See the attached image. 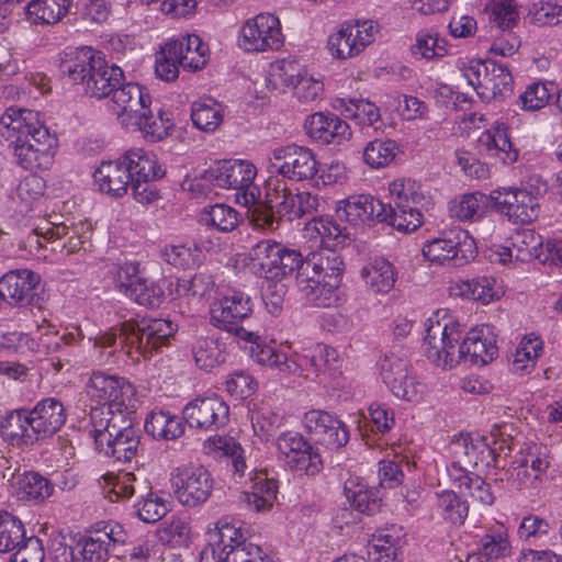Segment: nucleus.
Returning a JSON list of instances; mask_svg holds the SVG:
<instances>
[{
	"label": "nucleus",
	"mask_w": 562,
	"mask_h": 562,
	"mask_svg": "<svg viewBox=\"0 0 562 562\" xmlns=\"http://www.w3.org/2000/svg\"><path fill=\"white\" fill-rule=\"evenodd\" d=\"M426 326V355L437 367L453 368L461 360L483 366L493 361L498 353L492 330L486 325L471 329L459 348L457 345L464 328L447 311L436 312L427 319Z\"/></svg>",
	"instance_id": "nucleus-1"
},
{
	"label": "nucleus",
	"mask_w": 562,
	"mask_h": 562,
	"mask_svg": "<svg viewBox=\"0 0 562 562\" xmlns=\"http://www.w3.org/2000/svg\"><path fill=\"white\" fill-rule=\"evenodd\" d=\"M0 143L12 149L16 164L26 170H48L54 165L57 138L38 112L8 108L0 116Z\"/></svg>",
	"instance_id": "nucleus-2"
},
{
	"label": "nucleus",
	"mask_w": 562,
	"mask_h": 562,
	"mask_svg": "<svg viewBox=\"0 0 562 562\" xmlns=\"http://www.w3.org/2000/svg\"><path fill=\"white\" fill-rule=\"evenodd\" d=\"M173 331V324L166 319H130L99 334L93 338V344L102 351L109 349V356L123 350L130 356L135 351L138 356L148 358L167 344Z\"/></svg>",
	"instance_id": "nucleus-3"
},
{
	"label": "nucleus",
	"mask_w": 562,
	"mask_h": 562,
	"mask_svg": "<svg viewBox=\"0 0 562 562\" xmlns=\"http://www.w3.org/2000/svg\"><path fill=\"white\" fill-rule=\"evenodd\" d=\"M319 199L307 191L292 192L286 182L279 178H269L266 182V198L251 213V222L258 228L276 231L282 218H301L317 212Z\"/></svg>",
	"instance_id": "nucleus-4"
},
{
	"label": "nucleus",
	"mask_w": 562,
	"mask_h": 562,
	"mask_svg": "<svg viewBox=\"0 0 562 562\" xmlns=\"http://www.w3.org/2000/svg\"><path fill=\"white\" fill-rule=\"evenodd\" d=\"M133 414L134 411L112 413L108 407H94L90 412L97 449L119 463L131 462L137 456L140 440L133 426Z\"/></svg>",
	"instance_id": "nucleus-5"
},
{
	"label": "nucleus",
	"mask_w": 562,
	"mask_h": 562,
	"mask_svg": "<svg viewBox=\"0 0 562 562\" xmlns=\"http://www.w3.org/2000/svg\"><path fill=\"white\" fill-rule=\"evenodd\" d=\"M61 70L75 83L85 86L92 98H110L124 81V72L116 65H110L90 47H81L61 63Z\"/></svg>",
	"instance_id": "nucleus-6"
},
{
	"label": "nucleus",
	"mask_w": 562,
	"mask_h": 562,
	"mask_svg": "<svg viewBox=\"0 0 562 562\" xmlns=\"http://www.w3.org/2000/svg\"><path fill=\"white\" fill-rule=\"evenodd\" d=\"M257 176L255 165L248 160L216 161L205 171V179L214 186L236 191L238 204L254 209L260 203L259 188L254 183Z\"/></svg>",
	"instance_id": "nucleus-7"
},
{
	"label": "nucleus",
	"mask_w": 562,
	"mask_h": 562,
	"mask_svg": "<svg viewBox=\"0 0 562 562\" xmlns=\"http://www.w3.org/2000/svg\"><path fill=\"white\" fill-rule=\"evenodd\" d=\"M254 303L248 294L233 290L215 300L210 306V323L214 327L233 334L239 341H256L258 333L241 325L250 317Z\"/></svg>",
	"instance_id": "nucleus-8"
},
{
	"label": "nucleus",
	"mask_w": 562,
	"mask_h": 562,
	"mask_svg": "<svg viewBox=\"0 0 562 562\" xmlns=\"http://www.w3.org/2000/svg\"><path fill=\"white\" fill-rule=\"evenodd\" d=\"M87 396L99 407H108L112 413L135 411V387L124 378L93 371L86 382Z\"/></svg>",
	"instance_id": "nucleus-9"
},
{
	"label": "nucleus",
	"mask_w": 562,
	"mask_h": 562,
	"mask_svg": "<svg viewBox=\"0 0 562 562\" xmlns=\"http://www.w3.org/2000/svg\"><path fill=\"white\" fill-rule=\"evenodd\" d=\"M278 458L292 472L314 476L323 469L318 449L295 431L282 432L276 441Z\"/></svg>",
	"instance_id": "nucleus-10"
},
{
	"label": "nucleus",
	"mask_w": 562,
	"mask_h": 562,
	"mask_svg": "<svg viewBox=\"0 0 562 562\" xmlns=\"http://www.w3.org/2000/svg\"><path fill=\"white\" fill-rule=\"evenodd\" d=\"M378 30V24L372 20L345 22L329 35L327 49L335 59L352 58L374 42Z\"/></svg>",
	"instance_id": "nucleus-11"
},
{
	"label": "nucleus",
	"mask_w": 562,
	"mask_h": 562,
	"mask_svg": "<svg viewBox=\"0 0 562 562\" xmlns=\"http://www.w3.org/2000/svg\"><path fill=\"white\" fill-rule=\"evenodd\" d=\"M173 494L180 504L196 507L205 503L213 491V477L200 464L177 468L171 476Z\"/></svg>",
	"instance_id": "nucleus-12"
},
{
	"label": "nucleus",
	"mask_w": 562,
	"mask_h": 562,
	"mask_svg": "<svg viewBox=\"0 0 562 562\" xmlns=\"http://www.w3.org/2000/svg\"><path fill=\"white\" fill-rule=\"evenodd\" d=\"M239 33V46L246 52L278 50L284 43L280 20L271 13L248 19Z\"/></svg>",
	"instance_id": "nucleus-13"
},
{
	"label": "nucleus",
	"mask_w": 562,
	"mask_h": 562,
	"mask_svg": "<svg viewBox=\"0 0 562 562\" xmlns=\"http://www.w3.org/2000/svg\"><path fill=\"white\" fill-rule=\"evenodd\" d=\"M270 161L278 175L293 181L311 180L318 172L314 153L296 144L276 147L271 151Z\"/></svg>",
	"instance_id": "nucleus-14"
},
{
	"label": "nucleus",
	"mask_w": 562,
	"mask_h": 562,
	"mask_svg": "<svg viewBox=\"0 0 562 562\" xmlns=\"http://www.w3.org/2000/svg\"><path fill=\"white\" fill-rule=\"evenodd\" d=\"M473 245L467 232H450L425 244L423 255L435 265L462 267L473 257Z\"/></svg>",
	"instance_id": "nucleus-15"
},
{
	"label": "nucleus",
	"mask_w": 562,
	"mask_h": 562,
	"mask_svg": "<svg viewBox=\"0 0 562 562\" xmlns=\"http://www.w3.org/2000/svg\"><path fill=\"white\" fill-rule=\"evenodd\" d=\"M380 368L382 380L394 396L408 402H418L422 398L424 385L416 380L405 357L387 353Z\"/></svg>",
	"instance_id": "nucleus-16"
},
{
	"label": "nucleus",
	"mask_w": 562,
	"mask_h": 562,
	"mask_svg": "<svg viewBox=\"0 0 562 562\" xmlns=\"http://www.w3.org/2000/svg\"><path fill=\"white\" fill-rule=\"evenodd\" d=\"M492 205L514 224H529L539 216L538 199L526 189L503 188L491 192Z\"/></svg>",
	"instance_id": "nucleus-17"
},
{
	"label": "nucleus",
	"mask_w": 562,
	"mask_h": 562,
	"mask_svg": "<svg viewBox=\"0 0 562 562\" xmlns=\"http://www.w3.org/2000/svg\"><path fill=\"white\" fill-rule=\"evenodd\" d=\"M228 405L217 395L196 397L183 408V418L192 428L215 430L228 422Z\"/></svg>",
	"instance_id": "nucleus-18"
},
{
	"label": "nucleus",
	"mask_w": 562,
	"mask_h": 562,
	"mask_svg": "<svg viewBox=\"0 0 562 562\" xmlns=\"http://www.w3.org/2000/svg\"><path fill=\"white\" fill-rule=\"evenodd\" d=\"M123 531L120 526L106 525L103 530H97L89 536L79 538L71 547L72 562H104L110 546L123 542Z\"/></svg>",
	"instance_id": "nucleus-19"
},
{
	"label": "nucleus",
	"mask_w": 562,
	"mask_h": 562,
	"mask_svg": "<svg viewBox=\"0 0 562 562\" xmlns=\"http://www.w3.org/2000/svg\"><path fill=\"white\" fill-rule=\"evenodd\" d=\"M453 459L463 462L471 468L482 464L484 467L498 468L501 465L499 454L491 448L482 437H473L470 434H461L456 437L449 446Z\"/></svg>",
	"instance_id": "nucleus-20"
},
{
	"label": "nucleus",
	"mask_w": 562,
	"mask_h": 562,
	"mask_svg": "<svg viewBox=\"0 0 562 562\" xmlns=\"http://www.w3.org/2000/svg\"><path fill=\"white\" fill-rule=\"evenodd\" d=\"M111 110L128 126L135 116H139L151 100L148 92L137 83L122 82L120 88L110 97Z\"/></svg>",
	"instance_id": "nucleus-21"
},
{
	"label": "nucleus",
	"mask_w": 562,
	"mask_h": 562,
	"mask_svg": "<svg viewBox=\"0 0 562 562\" xmlns=\"http://www.w3.org/2000/svg\"><path fill=\"white\" fill-rule=\"evenodd\" d=\"M31 418V428L37 439H44L56 434L66 422L64 404L55 397L40 401L32 411H27Z\"/></svg>",
	"instance_id": "nucleus-22"
},
{
	"label": "nucleus",
	"mask_w": 562,
	"mask_h": 562,
	"mask_svg": "<svg viewBox=\"0 0 562 562\" xmlns=\"http://www.w3.org/2000/svg\"><path fill=\"white\" fill-rule=\"evenodd\" d=\"M282 245L272 239L256 243L248 251L247 259L254 272L267 280H281Z\"/></svg>",
	"instance_id": "nucleus-23"
},
{
	"label": "nucleus",
	"mask_w": 562,
	"mask_h": 562,
	"mask_svg": "<svg viewBox=\"0 0 562 562\" xmlns=\"http://www.w3.org/2000/svg\"><path fill=\"white\" fill-rule=\"evenodd\" d=\"M304 128L312 139L322 144H341L351 134L349 125L333 113L317 112L310 115Z\"/></svg>",
	"instance_id": "nucleus-24"
},
{
	"label": "nucleus",
	"mask_w": 562,
	"mask_h": 562,
	"mask_svg": "<svg viewBox=\"0 0 562 562\" xmlns=\"http://www.w3.org/2000/svg\"><path fill=\"white\" fill-rule=\"evenodd\" d=\"M479 537L480 547L468 555L467 562H504L510 554L508 532L504 525L495 524Z\"/></svg>",
	"instance_id": "nucleus-25"
},
{
	"label": "nucleus",
	"mask_w": 562,
	"mask_h": 562,
	"mask_svg": "<svg viewBox=\"0 0 562 562\" xmlns=\"http://www.w3.org/2000/svg\"><path fill=\"white\" fill-rule=\"evenodd\" d=\"M40 277L31 270L20 269L7 272L0 279V296L10 305L30 303Z\"/></svg>",
	"instance_id": "nucleus-26"
},
{
	"label": "nucleus",
	"mask_w": 562,
	"mask_h": 562,
	"mask_svg": "<svg viewBox=\"0 0 562 562\" xmlns=\"http://www.w3.org/2000/svg\"><path fill=\"white\" fill-rule=\"evenodd\" d=\"M80 228H83V224L79 226H68L65 223H47L46 226L36 227L34 232L29 235L27 243L30 247L34 245L37 248L43 247L42 238L45 241H54L61 237L68 236L67 243L64 244L63 248H66L68 254H74L82 248L83 244L87 243L88 238L83 234H80Z\"/></svg>",
	"instance_id": "nucleus-27"
},
{
	"label": "nucleus",
	"mask_w": 562,
	"mask_h": 562,
	"mask_svg": "<svg viewBox=\"0 0 562 562\" xmlns=\"http://www.w3.org/2000/svg\"><path fill=\"white\" fill-rule=\"evenodd\" d=\"M342 213L352 225L370 224L385 220V204L368 194L349 196L344 202Z\"/></svg>",
	"instance_id": "nucleus-28"
},
{
	"label": "nucleus",
	"mask_w": 562,
	"mask_h": 562,
	"mask_svg": "<svg viewBox=\"0 0 562 562\" xmlns=\"http://www.w3.org/2000/svg\"><path fill=\"white\" fill-rule=\"evenodd\" d=\"M342 260L340 256L330 248H324L319 251L311 252L306 258L305 270L311 269L318 270L323 278V289L329 292V294L336 290L341 281L342 276Z\"/></svg>",
	"instance_id": "nucleus-29"
},
{
	"label": "nucleus",
	"mask_w": 562,
	"mask_h": 562,
	"mask_svg": "<svg viewBox=\"0 0 562 562\" xmlns=\"http://www.w3.org/2000/svg\"><path fill=\"white\" fill-rule=\"evenodd\" d=\"M542 247L541 236L532 229L516 231L510 237V246L503 247L499 255L501 262H507L513 257L520 262L542 259L539 250Z\"/></svg>",
	"instance_id": "nucleus-30"
},
{
	"label": "nucleus",
	"mask_w": 562,
	"mask_h": 562,
	"mask_svg": "<svg viewBox=\"0 0 562 562\" xmlns=\"http://www.w3.org/2000/svg\"><path fill=\"white\" fill-rule=\"evenodd\" d=\"M2 438L12 446L29 447L38 441L26 409L11 412L0 424Z\"/></svg>",
	"instance_id": "nucleus-31"
},
{
	"label": "nucleus",
	"mask_w": 562,
	"mask_h": 562,
	"mask_svg": "<svg viewBox=\"0 0 562 562\" xmlns=\"http://www.w3.org/2000/svg\"><path fill=\"white\" fill-rule=\"evenodd\" d=\"M278 493V483L266 473H259L254 479L251 491L240 495V503L254 513L268 512L272 508Z\"/></svg>",
	"instance_id": "nucleus-32"
},
{
	"label": "nucleus",
	"mask_w": 562,
	"mask_h": 562,
	"mask_svg": "<svg viewBox=\"0 0 562 562\" xmlns=\"http://www.w3.org/2000/svg\"><path fill=\"white\" fill-rule=\"evenodd\" d=\"M93 177L100 191L115 198H121L126 194L131 181L128 172L121 159L102 162L95 170Z\"/></svg>",
	"instance_id": "nucleus-33"
},
{
	"label": "nucleus",
	"mask_w": 562,
	"mask_h": 562,
	"mask_svg": "<svg viewBox=\"0 0 562 562\" xmlns=\"http://www.w3.org/2000/svg\"><path fill=\"white\" fill-rule=\"evenodd\" d=\"M209 535L213 553L215 550H218L221 555L224 557V561H226V558L231 555L235 549L240 548L241 543L248 541L245 531L238 522L227 517L221 518Z\"/></svg>",
	"instance_id": "nucleus-34"
},
{
	"label": "nucleus",
	"mask_w": 562,
	"mask_h": 562,
	"mask_svg": "<svg viewBox=\"0 0 562 562\" xmlns=\"http://www.w3.org/2000/svg\"><path fill=\"white\" fill-rule=\"evenodd\" d=\"M191 352L195 364L204 371H212L222 366L228 356L225 344L218 338L209 336L195 338Z\"/></svg>",
	"instance_id": "nucleus-35"
},
{
	"label": "nucleus",
	"mask_w": 562,
	"mask_h": 562,
	"mask_svg": "<svg viewBox=\"0 0 562 562\" xmlns=\"http://www.w3.org/2000/svg\"><path fill=\"white\" fill-rule=\"evenodd\" d=\"M481 144L491 156L498 157L504 164L517 161L518 150L513 147L508 128L504 123H496L480 137Z\"/></svg>",
	"instance_id": "nucleus-36"
},
{
	"label": "nucleus",
	"mask_w": 562,
	"mask_h": 562,
	"mask_svg": "<svg viewBox=\"0 0 562 562\" xmlns=\"http://www.w3.org/2000/svg\"><path fill=\"white\" fill-rule=\"evenodd\" d=\"M120 159L128 172L130 180H156L164 176L155 156L142 148L130 149Z\"/></svg>",
	"instance_id": "nucleus-37"
},
{
	"label": "nucleus",
	"mask_w": 562,
	"mask_h": 562,
	"mask_svg": "<svg viewBox=\"0 0 562 562\" xmlns=\"http://www.w3.org/2000/svg\"><path fill=\"white\" fill-rule=\"evenodd\" d=\"M361 277L374 293L390 292L396 281L393 265L384 258H375L367 263L361 270Z\"/></svg>",
	"instance_id": "nucleus-38"
},
{
	"label": "nucleus",
	"mask_w": 562,
	"mask_h": 562,
	"mask_svg": "<svg viewBox=\"0 0 562 562\" xmlns=\"http://www.w3.org/2000/svg\"><path fill=\"white\" fill-rule=\"evenodd\" d=\"M144 427L156 439L175 440L184 432L181 418L166 411H153L146 417Z\"/></svg>",
	"instance_id": "nucleus-39"
},
{
	"label": "nucleus",
	"mask_w": 562,
	"mask_h": 562,
	"mask_svg": "<svg viewBox=\"0 0 562 562\" xmlns=\"http://www.w3.org/2000/svg\"><path fill=\"white\" fill-rule=\"evenodd\" d=\"M103 480L106 497L111 502L120 498L128 499L137 491L145 492L147 490L146 482L139 480L132 472L106 473L103 475Z\"/></svg>",
	"instance_id": "nucleus-40"
},
{
	"label": "nucleus",
	"mask_w": 562,
	"mask_h": 562,
	"mask_svg": "<svg viewBox=\"0 0 562 562\" xmlns=\"http://www.w3.org/2000/svg\"><path fill=\"white\" fill-rule=\"evenodd\" d=\"M250 345L251 357L260 364L278 369L280 372L288 374H299L301 372L300 364L290 359L285 353L276 351L272 347L262 345L258 335L256 341H244Z\"/></svg>",
	"instance_id": "nucleus-41"
},
{
	"label": "nucleus",
	"mask_w": 562,
	"mask_h": 562,
	"mask_svg": "<svg viewBox=\"0 0 562 562\" xmlns=\"http://www.w3.org/2000/svg\"><path fill=\"white\" fill-rule=\"evenodd\" d=\"M492 203L491 194L473 192L461 195L450 202V215L460 221H474L481 218Z\"/></svg>",
	"instance_id": "nucleus-42"
},
{
	"label": "nucleus",
	"mask_w": 562,
	"mask_h": 562,
	"mask_svg": "<svg viewBox=\"0 0 562 562\" xmlns=\"http://www.w3.org/2000/svg\"><path fill=\"white\" fill-rule=\"evenodd\" d=\"M71 0H32L27 4L29 19L35 24H55L69 11Z\"/></svg>",
	"instance_id": "nucleus-43"
},
{
	"label": "nucleus",
	"mask_w": 562,
	"mask_h": 562,
	"mask_svg": "<svg viewBox=\"0 0 562 562\" xmlns=\"http://www.w3.org/2000/svg\"><path fill=\"white\" fill-rule=\"evenodd\" d=\"M384 217L381 223L405 233L414 232L423 224V214L418 206L411 204H385Z\"/></svg>",
	"instance_id": "nucleus-44"
},
{
	"label": "nucleus",
	"mask_w": 562,
	"mask_h": 562,
	"mask_svg": "<svg viewBox=\"0 0 562 562\" xmlns=\"http://www.w3.org/2000/svg\"><path fill=\"white\" fill-rule=\"evenodd\" d=\"M304 70V66L294 59H280L271 64L268 82L274 90L295 88Z\"/></svg>",
	"instance_id": "nucleus-45"
},
{
	"label": "nucleus",
	"mask_w": 562,
	"mask_h": 562,
	"mask_svg": "<svg viewBox=\"0 0 562 562\" xmlns=\"http://www.w3.org/2000/svg\"><path fill=\"white\" fill-rule=\"evenodd\" d=\"M435 508L439 516L457 526L463 525L469 515L468 502L450 490L436 493Z\"/></svg>",
	"instance_id": "nucleus-46"
},
{
	"label": "nucleus",
	"mask_w": 562,
	"mask_h": 562,
	"mask_svg": "<svg viewBox=\"0 0 562 562\" xmlns=\"http://www.w3.org/2000/svg\"><path fill=\"white\" fill-rule=\"evenodd\" d=\"M401 153L400 145L390 138H375L363 149V160L371 168L380 169L390 166Z\"/></svg>",
	"instance_id": "nucleus-47"
},
{
	"label": "nucleus",
	"mask_w": 562,
	"mask_h": 562,
	"mask_svg": "<svg viewBox=\"0 0 562 562\" xmlns=\"http://www.w3.org/2000/svg\"><path fill=\"white\" fill-rule=\"evenodd\" d=\"M460 77L468 86L477 92L482 98L488 99L490 87V61L461 60L458 64Z\"/></svg>",
	"instance_id": "nucleus-48"
},
{
	"label": "nucleus",
	"mask_w": 562,
	"mask_h": 562,
	"mask_svg": "<svg viewBox=\"0 0 562 562\" xmlns=\"http://www.w3.org/2000/svg\"><path fill=\"white\" fill-rule=\"evenodd\" d=\"M200 221L220 232H233L240 222V214L226 204H214L204 207L200 213Z\"/></svg>",
	"instance_id": "nucleus-49"
},
{
	"label": "nucleus",
	"mask_w": 562,
	"mask_h": 562,
	"mask_svg": "<svg viewBox=\"0 0 562 562\" xmlns=\"http://www.w3.org/2000/svg\"><path fill=\"white\" fill-rule=\"evenodd\" d=\"M170 42L181 45V55L178 56L181 67L198 70L205 66L209 48L198 35H187Z\"/></svg>",
	"instance_id": "nucleus-50"
},
{
	"label": "nucleus",
	"mask_w": 562,
	"mask_h": 562,
	"mask_svg": "<svg viewBox=\"0 0 562 562\" xmlns=\"http://www.w3.org/2000/svg\"><path fill=\"white\" fill-rule=\"evenodd\" d=\"M191 120L196 128L214 132L223 122L222 106L213 99L196 101L192 104Z\"/></svg>",
	"instance_id": "nucleus-51"
},
{
	"label": "nucleus",
	"mask_w": 562,
	"mask_h": 562,
	"mask_svg": "<svg viewBox=\"0 0 562 562\" xmlns=\"http://www.w3.org/2000/svg\"><path fill=\"white\" fill-rule=\"evenodd\" d=\"M345 494L351 505L360 513L372 515L380 509L381 499L378 492L367 485L348 480L345 483Z\"/></svg>",
	"instance_id": "nucleus-52"
},
{
	"label": "nucleus",
	"mask_w": 562,
	"mask_h": 562,
	"mask_svg": "<svg viewBox=\"0 0 562 562\" xmlns=\"http://www.w3.org/2000/svg\"><path fill=\"white\" fill-rule=\"evenodd\" d=\"M54 486L50 482L34 472H25L18 480V495L22 499L43 502L53 493Z\"/></svg>",
	"instance_id": "nucleus-53"
},
{
	"label": "nucleus",
	"mask_w": 562,
	"mask_h": 562,
	"mask_svg": "<svg viewBox=\"0 0 562 562\" xmlns=\"http://www.w3.org/2000/svg\"><path fill=\"white\" fill-rule=\"evenodd\" d=\"M201 249L211 250L212 247L201 243L200 246L193 245H168L161 250L162 259L170 266L179 269H190L200 261Z\"/></svg>",
	"instance_id": "nucleus-54"
},
{
	"label": "nucleus",
	"mask_w": 562,
	"mask_h": 562,
	"mask_svg": "<svg viewBox=\"0 0 562 562\" xmlns=\"http://www.w3.org/2000/svg\"><path fill=\"white\" fill-rule=\"evenodd\" d=\"M131 124L137 125L144 136L150 142L164 139L172 128L169 117H165L161 112L156 116L153 115L149 106H146V110H143L139 116H135Z\"/></svg>",
	"instance_id": "nucleus-55"
},
{
	"label": "nucleus",
	"mask_w": 562,
	"mask_h": 562,
	"mask_svg": "<svg viewBox=\"0 0 562 562\" xmlns=\"http://www.w3.org/2000/svg\"><path fill=\"white\" fill-rule=\"evenodd\" d=\"M27 538L22 521L8 512H0V552L19 548Z\"/></svg>",
	"instance_id": "nucleus-56"
},
{
	"label": "nucleus",
	"mask_w": 562,
	"mask_h": 562,
	"mask_svg": "<svg viewBox=\"0 0 562 562\" xmlns=\"http://www.w3.org/2000/svg\"><path fill=\"white\" fill-rule=\"evenodd\" d=\"M542 349L543 344L539 337H524L514 355L512 371L515 373H524L532 370L536 364V359L540 356Z\"/></svg>",
	"instance_id": "nucleus-57"
},
{
	"label": "nucleus",
	"mask_w": 562,
	"mask_h": 562,
	"mask_svg": "<svg viewBox=\"0 0 562 562\" xmlns=\"http://www.w3.org/2000/svg\"><path fill=\"white\" fill-rule=\"evenodd\" d=\"M337 102L345 116L358 121L359 124L372 125L380 120L379 108L369 100L338 99Z\"/></svg>",
	"instance_id": "nucleus-58"
},
{
	"label": "nucleus",
	"mask_w": 562,
	"mask_h": 562,
	"mask_svg": "<svg viewBox=\"0 0 562 562\" xmlns=\"http://www.w3.org/2000/svg\"><path fill=\"white\" fill-rule=\"evenodd\" d=\"M306 229L311 233H315L319 238L321 243L326 248L335 247L339 244H344L347 239L345 228H342L331 217H314L307 225Z\"/></svg>",
	"instance_id": "nucleus-59"
},
{
	"label": "nucleus",
	"mask_w": 562,
	"mask_h": 562,
	"mask_svg": "<svg viewBox=\"0 0 562 562\" xmlns=\"http://www.w3.org/2000/svg\"><path fill=\"white\" fill-rule=\"evenodd\" d=\"M181 55V45L168 42L156 55L155 72L165 81H173L178 78Z\"/></svg>",
	"instance_id": "nucleus-60"
},
{
	"label": "nucleus",
	"mask_w": 562,
	"mask_h": 562,
	"mask_svg": "<svg viewBox=\"0 0 562 562\" xmlns=\"http://www.w3.org/2000/svg\"><path fill=\"white\" fill-rule=\"evenodd\" d=\"M460 294L467 299L488 304L498 297L495 290V280L483 277L472 280H463L458 284Z\"/></svg>",
	"instance_id": "nucleus-61"
},
{
	"label": "nucleus",
	"mask_w": 562,
	"mask_h": 562,
	"mask_svg": "<svg viewBox=\"0 0 562 562\" xmlns=\"http://www.w3.org/2000/svg\"><path fill=\"white\" fill-rule=\"evenodd\" d=\"M127 296L139 305L148 307H159L166 300L164 288L147 278L136 282Z\"/></svg>",
	"instance_id": "nucleus-62"
},
{
	"label": "nucleus",
	"mask_w": 562,
	"mask_h": 562,
	"mask_svg": "<svg viewBox=\"0 0 562 562\" xmlns=\"http://www.w3.org/2000/svg\"><path fill=\"white\" fill-rule=\"evenodd\" d=\"M306 259L304 260L301 269L296 273V282L300 291L315 304L322 303V296H326L329 292L323 289V278L318 270L308 268L310 271L305 270Z\"/></svg>",
	"instance_id": "nucleus-63"
},
{
	"label": "nucleus",
	"mask_w": 562,
	"mask_h": 562,
	"mask_svg": "<svg viewBox=\"0 0 562 562\" xmlns=\"http://www.w3.org/2000/svg\"><path fill=\"white\" fill-rule=\"evenodd\" d=\"M390 192L395 198L394 204L419 206L424 204L426 199L422 186L409 178L394 180L390 184Z\"/></svg>",
	"instance_id": "nucleus-64"
}]
</instances>
